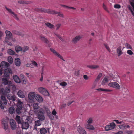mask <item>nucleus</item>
<instances>
[{"mask_svg": "<svg viewBox=\"0 0 134 134\" xmlns=\"http://www.w3.org/2000/svg\"><path fill=\"white\" fill-rule=\"evenodd\" d=\"M44 114V110L42 108H40L39 111L38 113L37 117L38 119L41 120H44L45 119V117Z\"/></svg>", "mask_w": 134, "mask_h": 134, "instance_id": "nucleus-1", "label": "nucleus"}, {"mask_svg": "<svg viewBox=\"0 0 134 134\" xmlns=\"http://www.w3.org/2000/svg\"><path fill=\"white\" fill-rule=\"evenodd\" d=\"M8 120L6 119H3L1 120L2 126L5 130H7L8 129Z\"/></svg>", "mask_w": 134, "mask_h": 134, "instance_id": "nucleus-2", "label": "nucleus"}, {"mask_svg": "<svg viewBox=\"0 0 134 134\" xmlns=\"http://www.w3.org/2000/svg\"><path fill=\"white\" fill-rule=\"evenodd\" d=\"M108 86L111 87H112L118 90L120 89V87L118 83L115 82H113L109 83Z\"/></svg>", "mask_w": 134, "mask_h": 134, "instance_id": "nucleus-3", "label": "nucleus"}, {"mask_svg": "<svg viewBox=\"0 0 134 134\" xmlns=\"http://www.w3.org/2000/svg\"><path fill=\"white\" fill-rule=\"evenodd\" d=\"M38 91L43 94L46 96L49 95V93L48 91L44 88L40 87L38 88Z\"/></svg>", "mask_w": 134, "mask_h": 134, "instance_id": "nucleus-4", "label": "nucleus"}, {"mask_svg": "<svg viewBox=\"0 0 134 134\" xmlns=\"http://www.w3.org/2000/svg\"><path fill=\"white\" fill-rule=\"evenodd\" d=\"M115 126L114 122L110 123L109 125H107L105 127V130L106 131H108L110 130L113 129Z\"/></svg>", "mask_w": 134, "mask_h": 134, "instance_id": "nucleus-5", "label": "nucleus"}, {"mask_svg": "<svg viewBox=\"0 0 134 134\" xmlns=\"http://www.w3.org/2000/svg\"><path fill=\"white\" fill-rule=\"evenodd\" d=\"M35 93L33 92H31L28 94V97L29 99L30 102H33L34 101V98L36 97Z\"/></svg>", "mask_w": 134, "mask_h": 134, "instance_id": "nucleus-6", "label": "nucleus"}, {"mask_svg": "<svg viewBox=\"0 0 134 134\" xmlns=\"http://www.w3.org/2000/svg\"><path fill=\"white\" fill-rule=\"evenodd\" d=\"M2 83L4 85H8L9 86L12 84V82L10 81H8L5 77H3L2 79Z\"/></svg>", "mask_w": 134, "mask_h": 134, "instance_id": "nucleus-7", "label": "nucleus"}, {"mask_svg": "<svg viewBox=\"0 0 134 134\" xmlns=\"http://www.w3.org/2000/svg\"><path fill=\"white\" fill-rule=\"evenodd\" d=\"M50 50L52 52H53L55 55L58 58H60L63 61H65V60L63 59V57L59 53H58L55 50L52 48H50Z\"/></svg>", "mask_w": 134, "mask_h": 134, "instance_id": "nucleus-8", "label": "nucleus"}, {"mask_svg": "<svg viewBox=\"0 0 134 134\" xmlns=\"http://www.w3.org/2000/svg\"><path fill=\"white\" fill-rule=\"evenodd\" d=\"M42 11L45 13H47L49 14H57L58 12L53 10H51L49 9H43Z\"/></svg>", "mask_w": 134, "mask_h": 134, "instance_id": "nucleus-9", "label": "nucleus"}, {"mask_svg": "<svg viewBox=\"0 0 134 134\" xmlns=\"http://www.w3.org/2000/svg\"><path fill=\"white\" fill-rule=\"evenodd\" d=\"M11 128L12 130H15L16 129V122L13 119H10V120Z\"/></svg>", "mask_w": 134, "mask_h": 134, "instance_id": "nucleus-10", "label": "nucleus"}, {"mask_svg": "<svg viewBox=\"0 0 134 134\" xmlns=\"http://www.w3.org/2000/svg\"><path fill=\"white\" fill-rule=\"evenodd\" d=\"M10 65L9 63L4 61L2 62L0 64V67L3 68H7Z\"/></svg>", "mask_w": 134, "mask_h": 134, "instance_id": "nucleus-11", "label": "nucleus"}, {"mask_svg": "<svg viewBox=\"0 0 134 134\" xmlns=\"http://www.w3.org/2000/svg\"><path fill=\"white\" fill-rule=\"evenodd\" d=\"M6 38L8 40H10L12 37V35L10 32L8 30L5 31Z\"/></svg>", "mask_w": 134, "mask_h": 134, "instance_id": "nucleus-12", "label": "nucleus"}, {"mask_svg": "<svg viewBox=\"0 0 134 134\" xmlns=\"http://www.w3.org/2000/svg\"><path fill=\"white\" fill-rule=\"evenodd\" d=\"M18 96L21 98H24L25 97V94L23 91L19 90L17 93Z\"/></svg>", "mask_w": 134, "mask_h": 134, "instance_id": "nucleus-13", "label": "nucleus"}, {"mask_svg": "<svg viewBox=\"0 0 134 134\" xmlns=\"http://www.w3.org/2000/svg\"><path fill=\"white\" fill-rule=\"evenodd\" d=\"M49 129L48 128H42L40 129V132L41 134H46L47 132H49Z\"/></svg>", "mask_w": 134, "mask_h": 134, "instance_id": "nucleus-14", "label": "nucleus"}, {"mask_svg": "<svg viewBox=\"0 0 134 134\" xmlns=\"http://www.w3.org/2000/svg\"><path fill=\"white\" fill-rule=\"evenodd\" d=\"M12 71L10 68H8L5 69L4 74L5 76L8 77L9 76V74L12 73Z\"/></svg>", "mask_w": 134, "mask_h": 134, "instance_id": "nucleus-15", "label": "nucleus"}, {"mask_svg": "<svg viewBox=\"0 0 134 134\" xmlns=\"http://www.w3.org/2000/svg\"><path fill=\"white\" fill-rule=\"evenodd\" d=\"M13 79L14 81L16 83H19L21 82V80L19 77L16 75H14L13 76Z\"/></svg>", "mask_w": 134, "mask_h": 134, "instance_id": "nucleus-16", "label": "nucleus"}, {"mask_svg": "<svg viewBox=\"0 0 134 134\" xmlns=\"http://www.w3.org/2000/svg\"><path fill=\"white\" fill-rule=\"evenodd\" d=\"M40 38L42 41L47 44H48L49 43V41L48 39L43 35H40Z\"/></svg>", "mask_w": 134, "mask_h": 134, "instance_id": "nucleus-17", "label": "nucleus"}, {"mask_svg": "<svg viewBox=\"0 0 134 134\" xmlns=\"http://www.w3.org/2000/svg\"><path fill=\"white\" fill-rule=\"evenodd\" d=\"M15 119L18 124H21L23 122V120L22 117L18 115H16Z\"/></svg>", "mask_w": 134, "mask_h": 134, "instance_id": "nucleus-18", "label": "nucleus"}, {"mask_svg": "<svg viewBox=\"0 0 134 134\" xmlns=\"http://www.w3.org/2000/svg\"><path fill=\"white\" fill-rule=\"evenodd\" d=\"M77 129L78 131L80 134H86V132L85 130L81 127L79 126Z\"/></svg>", "mask_w": 134, "mask_h": 134, "instance_id": "nucleus-19", "label": "nucleus"}, {"mask_svg": "<svg viewBox=\"0 0 134 134\" xmlns=\"http://www.w3.org/2000/svg\"><path fill=\"white\" fill-rule=\"evenodd\" d=\"M22 128V129H27L29 127V124L26 122H23L21 123Z\"/></svg>", "mask_w": 134, "mask_h": 134, "instance_id": "nucleus-20", "label": "nucleus"}, {"mask_svg": "<svg viewBox=\"0 0 134 134\" xmlns=\"http://www.w3.org/2000/svg\"><path fill=\"white\" fill-rule=\"evenodd\" d=\"M85 127L87 129L91 130H94V128L93 126L91 124H86L85 125Z\"/></svg>", "mask_w": 134, "mask_h": 134, "instance_id": "nucleus-21", "label": "nucleus"}, {"mask_svg": "<svg viewBox=\"0 0 134 134\" xmlns=\"http://www.w3.org/2000/svg\"><path fill=\"white\" fill-rule=\"evenodd\" d=\"M108 76H105L103 80L102 84L103 85H105L107 84L110 80Z\"/></svg>", "mask_w": 134, "mask_h": 134, "instance_id": "nucleus-22", "label": "nucleus"}, {"mask_svg": "<svg viewBox=\"0 0 134 134\" xmlns=\"http://www.w3.org/2000/svg\"><path fill=\"white\" fill-rule=\"evenodd\" d=\"M82 37V36L80 35H79L76 36L75 38L73 39L72 42L74 43H76L80 40V39Z\"/></svg>", "mask_w": 134, "mask_h": 134, "instance_id": "nucleus-23", "label": "nucleus"}, {"mask_svg": "<svg viewBox=\"0 0 134 134\" xmlns=\"http://www.w3.org/2000/svg\"><path fill=\"white\" fill-rule=\"evenodd\" d=\"M35 98L36 100L39 103L42 102L43 101V98L39 95H36Z\"/></svg>", "mask_w": 134, "mask_h": 134, "instance_id": "nucleus-24", "label": "nucleus"}, {"mask_svg": "<svg viewBox=\"0 0 134 134\" xmlns=\"http://www.w3.org/2000/svg\"><path fill=\"white\" fill-rule=\"evenodd\" d=\"M18 103L17 104V108L22 109L23 107V103L21 102L20 100L18 99Z\"/></svg>", "mask_w": 134, "mask_h": 134, "instance_id": "nucleus-25", "label": "nucleus"}, {"mask_svg": "<svg viewBox=\"0 0 134 134\" xmlns=\"http://www.w3.org/2000/svg\"><path fill=\"white\" fill-rule=\"evenodd\" d=\"M7 98L10 100L14 101L15 100V98L14 96L12 94H9L7 96Z\"/></svg>", "mask_w": 134, "mask_h": 134, "instance_id": "nucleus-26", "label": "nucleus"}, {"mask_svg": "<svg viewBox=\"0 0 134 134\" xmlns=\"http://www.w3.org/2000/svg\"><path fill=\"white\" fill-rule=\"evenodd\" d=\"M25 117L26 118L25 121L26 123H28V124L29 123H31L32 121V118L31 117L27 116H25Z\"/></svg>", "mask_w": 134, "mask_h": 134, "instance_id": "nucleus-27", "label": "nucleus"}, {"mask_svg": "<svg viewBox=\"0 0 134 134\" xmlns=\"http://www.w3.org/2000/svg\"><path fill=\"white\" fill-rule=\"evenodd\" d=\"M1 98L3 104L5 105H6L7 104V100L6 99L5 97L3 95H2L1 96Z\"/></svg>", "mask_w": 134, "mask_h": 134, "instance_id": "nucleus-28", "label": "nucleus"}, {"mask_svg": "<svg viewBox=\"0 0 134 134\" xmlns=\"http://www.w3.org/2000/svg\"><path fill=\"white\" fill-rule=\"evenodd\" d=\"M15 63L16 66H19L21 64L20 59L18 58L15 59Z\"/></svg>", "mask_w": 134, "mask_h": 134, "instance_id": "nucleus-29", "label": "nucleus"}, {"mask_svg": "<svg viewBox=\"0 0 134 134\" xmlns=\"http://www.w3.org/2000/svg\"><path fill=\"white\" fill-rule=\"evenodd\" d=\"M45 24L47 27L50 29L54 28V26L53 25L50 23H45Z\"/></svg>", "mask_w": 134, "mask_h": 134, "instance_id": "nucleus-30", "label": "nucleus"}, {"mask_svg": "<svg viewBox=\"0 0 134 134\" xmlns=\"http://www.w3.org/2000/svg\"><path fill=\"white\" fill-rule=\"evenodd\" d=\"M117 52L118 54V56H120L122 53L121 50V47H119L117 49Z\"/></svg>", "mask_w": 134, "mask_h": 134, "instance_id": "nucleus-31", "label": "nucleus"}, {"mask_svg": "<svg viewBox=\"0 0 134 134\" xmlns=\"http://www.w3.org/2000/svg\"><path fill=\"white\" fill-rule=\"evenodd\" d=\"M87 67L91 69H96L99 68V66L97 65H88Z\"/></svg>", "mask_w": 134, "mask_h": 134, "instance_id": "nucleus-32", "label": "nucleus"}, {"mask_svg": "<svg viewBox=\"0 0 134 134\" xmlns=\"http://www.w3.org/2000/svg\"><path fill=\"white\" fill-rule=\"evenodd\" d=\"M9 113L11 114H13L15 112L14 108L13 107H10L9 110Z\"/></svg>", "mask_w": 134, "mask_h": 134, "instance_id": "nucleus-33", "label": "nucleus"}, {"mask_svg": "<svg viewBox=\"0 0 134 134\" xmlns=\"http://www.w3.org/2000/svg\"><path fill=\"white\" fill-rule=\"evenodd\" d=\"M33 107L34 109H37L40 107L39 104L37 103H35L33 104Z\"/></svg>", "mask_w": 134, "mask_h": 134, "instance_id": "nucleus-34", "label": "nucleus"}, {"mask_svg": "<svg viewBox=\"0 0 134 134\" xmlns=\"http://www.w3.org/2000/svg\"><path fill=\"white\" fill-rule=\"evenodd\" d=\"M18 2L19 3L22 4H27L29 3V1H19Z\"/></svg>", "mask_w": 134, "mask_h": 134, "instance_id": "nucleus-35", "label": "nucleus"}, {"mask_svg": "<svg viewBox=\"0 0 134 134\" xmlns=\"http://www.w3.org/2000/svg\"><path fill=\"white\" fill-rule=\"evenodd\" d=\"M15 49L16 52H17L22 50V48L19 46H16L15 47Z\"/></svg>", "mask_w": 134, "mask_h": 134, "instance_id": "nucleus-36", "label": "nucleus"}, {"mask_svg": "<svg viewBox=\"0 0 134 134\" xmlns=\"http://www.w3.org/2000/svg\"><path fill=\"white\" fill-rule=\"evenodd\" d=\"M35 125L36 126H40L41 124V122L40 120L36 121H35Z\"/></svg>", "mask_w": 134, "mask_h": 134, "instance_id": "nucleus-37", "label": "nucleus"}, {"mask_svg": "<svg viewBox=\"0 0 134 134\" xmlns=\"http://www.w3.org/2000/svg\"><path fill=\"white\" fill-rule=\"evenodd\" d=\"M7 60L10 64H12L13 63V59L12 57L10 56H9L7 58Z\"/></svg>", "mask_w": 134, "mask_h": 134, "instance_id": "nucleus-38", "label": "nucleus"}, {"mask_svg": "<svg viewBox=\"0 0 134 134\" xmlns=\"http://www.w3.org/2000/svg\"><path fill=\"white\" fill-rule=\"evenodd\" d=\"M44 108L47 115L51 113L50 110L47 107H44Z\"/></svg>", "mask_w": 134, "mask_h": 134, "instance_id": "nucleus-39", "label": "nucleus"}, {"mask_svg": "<svg viewBox=\"0 0 134 134\" xmlns=\"http://www.w3.org/2000/svg\"><path fill=\"white\" fill-rule=\"evenodd\" d=\"M93 119L92 118H90L87 119V123L91 124L93 122Z\"/></svg>", "mask_w": 134, "mask_h": 134, "instance_id": "nucleus-40", "label": "nucleus"}, {"mask_svg": "<svg viewBox=\"0 0 134 134\" xmlns=\"http://www.w3.org/2000/svg\"><path fill=\"white\" fill-rule=\"evenodd\" d=\"M5 105L3 104L2 101L0 99V108H1L2 109H3Z\"/></svg>", "mask_w": 134, "mask_h": 134, "instance_id": "nucleus-41", "label": "nucleus"}, {"mask_svg": "<svg viewBox=\"0 0 134 134\" xmlns=\"http://www.w3.org/2000/svg\"><path fill=\"white\" fill-rule=\"evenodd\" d=\"M8 53L11 55H13L14 54V52L11 49H9L8 50Z\"/></svg>", "mask_w": 134, "mask_h": 134, "instance_id": "nucleus-42", "label": "nucleus"}, {"mask_svg": "<svg viewBox=\"0 0 134 134\" xmlns=\"http://www.w3.org/2000/svg\"><path fill=\"white\" fill-rule=\"evenodd\" d=\"M29 48L27 46L24 47L22 48V50L24 52H25L28 50Z\"/></svg>", "mask_w": 134, "mask_h": 134, "instance_id": "nucleus-43", "label": "nucleus"}, {"mask_svg": "<svg viewBox=\"0 0 134 134\" xmlns=\"http://www.w3.org/2000/svg\"><path fill=\"white\" fill-rule=\"evenodd\" d=\"M5 94V90L4 88H2L1 90H0V94Z\"/></svg>", "mask_w": 134, "mask_h": 134, "instance_id": "nucleus-44", "label": "nucleus"}, {"mask_svg": "<svg viewBox=\"0 0 134 134\" xmlns=\"http://www.w3.org/2000/svg\"><path fill=\"white\" fill-rule=\"evenodd\" d=\"M54 35L57 36L62 41H64V40L63 38L58 34L55 33L54 34Z\"/></svg>", "mask_w": 134, "mask_h": 134, "instance_id": "nucleus-45", "label": "nucleus"}, {"mask_svg": "<svg viewBox=\"0 0 134 134\" xmlns=\"http://www.w3.org/2000/svg\"><path fill=\"white\" fill-rule=\"evenodd\" d=\"M53 115L51 113L50 114L47 115L50 119L52 120L54 119V117Z\"/></svg>", "mask_w": 134, "mask_h": 134, "instance_id": "nucleus-46", "label": "nucleus"}, {"mask_svg": "<svg viewBox=\"0 0 134 134\" xmlns=\"http://www.w3.org/2000/svg\"><path fill=\"white\" fill-rule=\"evenodd\" d=\"M12 15L15 18V19L16 20H19V18L16 14H15L14 13V14H13Z\"/></svg>", "mask_w": 134, "mask_h": 134, "instance_id": "nucleus-47", "label": "nucleus"}, {"mask_svg": "<svg viewBox=\"0 0 134 134\" xmlns=\"http://www.w3.org/2000/svg\"><path fill=\"white\" fill-rule=\"evenodd\" d=\"M119 127L120 129H124L125 128V126L124 125H119Z\"/></svg>", "mask_w": 134, "mask_h": 134, "instance_id": "nucleus-48", "label": "nucleus"}, {"mask_svg": "<svg viewBox=\"0 0 134 134\" xmlns=\"http://www.w3.org/2000/svg\"><path fill=\"white\" fill-rule=\"evenodd\" d=\"M5 94L9 93L10 92V90L9 88L7 87L5 89Z\"/></svg>", "mask_w": 134, "mask_h": 134, "instance_id": "nucleus-49", "label": "nucleus"}, {"mask_svg": "<svg viewBox=\"0 0 134 134\" xmlns=\"http://www.w3.org/2000/svg\"><path fill=\"white\" fill-rule=\"evenodd\" d=\"M104 45L105 47L108 50V51L109 52H110L111 51V50L109 47V46H108L107 44H104Z\"/></svg>", "mask_w": 134, "mask_h": 134, "instance_id": "nucleus-50", "label": "nucleus"}, {"mask_svg": "<svg viewBox=\"0 0 134 134\" xmlns=\"http://www.w3.org/2000/svg\"><path fill=\"white\" fill-rule=\"evenodd\" d=\"M114 7L116 9H119L121 7V6L119 4H116L114 5Z\"/></svg>", "mask_w": 134, "mask_h": 134, "instance_id": "nucleus-51", "label": "nucleus"}, {"mask_svg": "<svg viewBox=\"0 0 134 134\" xmlns=\"http://www.w3.org/2000/svg\"><path fill=\"white\" fill-rule=\"evenodd\" d=\"M60 85L62 86H65L67 85V83L65 82H63L60 83Z\"/></svg>", "mask_w": 134, "mask_h": 134, "instance_id": "nucleus-52", "label": "nucleus"}, {"mask_svg": "<svg viewBox=\"0 0 134 134\" xmlns=\"http://www.w3.org/2000/svg\"><path fill=\"white\" fill-rule=\"evenodd\" d=\"M21 109H20L19 108H17L16 109V113L18 114H20L21 113Z\"/></svg>", "mask_w": 134, "mask_h": 134, "instance_id": "nucleus-53", "label": "nucleus"}, {"mask_svg": "<svg viewBox=\"0 0 134 134\" xmlns=\"http://www.w3.org/2000/svg\"><path fill=\"white\" fill-rule=\"evenodd\" d=\"M126 48L127 49H132V48L130 44L127 43H126Z\"/></svg>", "mask_w": 134, "mask_h": 134, "instance_id": "nucleus-54", "label": "nucleus"}, {"mask_svg": "<svg viewBox=\"0 0 134 134\" xmlns=\"http://www.w3.org/2000/svg\"><path fill=\"white\" fill-rule=\"evenodd\" d=\"M57 14H58V16H60V17L63 18L64 17L63 14L62 13L58 12Z\"/></svg>", "mask_w": 134, "mask_h": 134, "instance_id": "nucleus-55", "label": "nucleus"}, {"mask_svg": "<svg viewBox=\"0 0 134 134\" xmlns=\"http://www.w3.org/2000/svg\"><path fill=\"white\" fill-rule=\"evenodd\" d=\"M127 53L130 55H132L133 54V52L130 50H127Z\"/></svg>", "mask_w": 134, "mask_h": 134, "instance_id": "nucleus-56", "label": "nucleus"}, {"mask_svg": "<svg viewBox=\"0 0 134 134\" xmlns=\"http://www.w3.org/2000/svg\"><path fill=\"white\" fill-rule=\"evenodd\" d=\"M103 91L104 92H112V90L106 88H103Z\"/></svg>", "mask_w": 134, "mask_h": 134, "instance_id": "nucleus-57", "label": "nucleus"}, {"mask_svg": "<svg viewBox=\"0 0 134 134\" xmlns=\"http://www.w3.org/2000/svg\"><path fill=\"white\" fill-rule=\"evenodd\" d=\"M5 8L9 12V13L12 14H14V13L12 11L11 9H8L7 7H5Z\"/></svg>", "mask_w": 134, "mask_h": 134, "instance_id": "nucleus-58", "label": "nucleus"}, {"mask_svg": "<svg viewBox=\"0 0 134 134\" xmlns=\"http://www.w3.org/2000/svg\"><path fill=\"white\" fill-rule=\"evenodd\" d=\"M80 72L79 70L76 71L75 73V75L77 76H79V75Z\"/></svg>", "mask_w": 134, "mask_h": 134, "instance_id": "nucleus-59", "label": "nucleus"}, {"mask_svg": "<svg viewBox=\"0 0 134 134\" xmlns=\"http://www.w3.org/2000/svg\"><path fill=\"white\" fill-rule=\"evenodd\" d=\"M83 78L85 80H88L89 78L88 76L86 75H83Z\"/></svg>", "mask_w": 134, "mask_h": 134, "instance_id": "nucleus-60", "label": "nucleus"}, {"mask_svg": "<svg viewBox=\"0 0 134 134\" xmlns=\"http://www.w3.org/2000/svg\"><path fill=\"white\" fill-rule=\"evenodd\" d=\"M61 25L60 24H57L56 26V30H58L60 27Z\"/></svg>", "mask_w": 134, "mask_h": 134, "instance_id": "nucleus-61", "label": "nucleus"}, {"mask_svg": "<svg viewBox=\"0 0 134 134\" xmlns=\"http://www.w3.org/2000/svg\"><path fill=\"white\" fill-rule=\"evenodd\" d=\"M9 86H12V88H13V90H15L16 88V86L14 85V84H13L12 83V84L11 85H9Z\"/></svg>", "mask_w": 134, "mask_h": 134, "instance_id": "nucleus-62", "label": "nucleus"}, {"mask_svg": "<svg viewBox=\"0 0 134 134\" xmlns=\"http://www.w3.org/2000/svg\"><path fill=\"white\" fill-rule=\"evenodd\" d=\"M103 8L106 11L108 12H109V11H108L107 8L106 7V6L104 5V4H103Z\"/></svg>", "mask_w": 134, "mask_h": 134, "instance_id": "nucleus-63", "label": "nucleus"}, {"mask_svg": "<svg viewBox=\"0 0 134 134\" xmlns=\"http://www.w3.org/2000/svg\"><path fill=\"white\" fill-rule=\"evenodd\" d=\"M32 64H33V65H34V66L36 67L37 66V63L35 61H32Z\"/></svg>", "mask_w": 134, "mask_h": 134, "instance_id": "nucleus-64", "label": "nucleus"}]
</instances>
